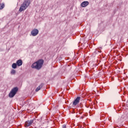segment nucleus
I'll list each match as a JSON object with an SVG mask.
<instances>
[{
  "label": "nucleus",
  "instance_id": "nucleus-1",
  "mask_svg": "<svg viewBox=\"0 0 128 128\" xmlns=\"http://www.w3.org/2000/svg\"><path fill=\"white\" fill-rule=\"evenodd\" d=\"M44 61L42 59H40L37 60L36 62L32 64L31 66L32 68H35L37 70H40L42 68V66H44Z\"/></svg>",
  "mask_w": 128,
  "mask_h": 128
},
{
  "label": "nucleus",
  "instance_id": "nucleus-2",
  "mask_svg": "<svg viewBox=\"0 0 128 128\" xmlns=\"http://www.w3.org/2000/svg\"><path fill=\"white\" fill-rule=\"evenodd\" d=\"M30 4V0H24L20 6L19 12H22L26 10V8H28Z\"/></svg>",
  "mask_w": 128,
  "mask_h": 128
},
{
  "label": "nucleus",
  "instance_id": "nucleus-3",
  "mask_svg": "<svg viewBox=\"0 0 128 128\" xmlns=\"http://www.w3.org/2000/svg\"><path fill=\"white\" fill-rule=\"evenodd\" d=\"M18 87H15L13 88L10 92L9 93V98H14L16 94V92H18Z\"/></svg>",
  "mask_w": 128,
  "mask_h": 128
},
{
  "label": "nucleus",
  "instance_id": "nucleus-4",
  "mask_svg": "<svg viewBox=\"0 0 128 128\" xmlns=\"http://www.w3.org/2000/svg\"><path fill=\"white\" fill-rule=\"evenodd\" d=\"M80 97L78 96L73 102V106H76L80 102Z\"/></svg>",
  "mask_w": 128,
  "mask_h": 128
},
{
  "label": "nucleus",
  "instance_id": "nucleus-5",
  "mask_svg": "<svg viewBox=\"0 0 128 128\" xmlns=\"http://www.w3.org/2000/svg\"><path fill=\"white\" fill-rule=\"evenodd\" d=\"M32 122H34L33 120H30L26 121L25 122V126H32Z\"/></svg>",
  "mask_w": 128,
  "mask_h": 128
},
{
  "label": "nucleus",
  "instance_id": "nucleus-6",
  "mask_svg": "<svg viewBox=\"0 0 128 128\" xmlns=\"http://www.w3.org/2000/svg\"><path fill=\"white\" fill-rule=\"evenodd\" d=\"M89 4L88 2L84 1L81 4L80 6L82 8H86V6H88Z\"/></svg>",
  "mask_w": 128,
  "mask_h": 128
},
{
  "label": "nucleus",
  "instance_id": "nucleus-7",
  "mask_svg": "<svg viewBox=\"0 0 128 128\" xmlns=\"http://www.w3.org/2000/svg\"><path fill=\"white\" fill-rule=\"evenodd\" d=\"M16 64H17L18 66H22V60H18L16 62Z\"/></svg>",
  "mask_w": 128,
  "mask_h": 128
},
{
  "label": "nucleus",
  "instance_id": "nucleus-8",
  "mask_svg": "<svg viewBox=\"0 0 128 128\" xmlns=\"http://www.w3.org/2000/svg\"><path fill=\"white\" fill-rule=\"evenodd\" d=\"M44 86V84H40L36 89V92H38Z\"/></svg>",
  "mask_w": 128,
  "mask_h": 128
},
{
  "label": "nucleus",
  "instance_id": "nucleus-9",
  "mask_svg": "<svg viewBox=\"0 0 128 128\" xmlns=\"http://www.w3.org/2000/svg\"><path fill=\"white\" fill-rule=\"evenodd\" d=\"M18 66V64H16V63H13L12 64V68L16 69V66Z\"/></svg>",
  "mask_w": 128,
  "mask_h": 128
},
{
  "label": "nucleus",
  "instance_id": "nucleus-10",
  "mask_svg": "<svg viewBox=\"0 0 128 128\" xmlns=\"http://www.w3.org/2000/svg\"><path fill=\"white\" fill-rule=\"evenodd\" d=\"M38 32H31L30 36H38Z\"/></svg>",
  "mask_w": 128,
  "mask_h": 128
},
{
  "label": "nucleus",
  "instance_id": "nucleus-11",
  "mask_svg": "<svg viewBox=\"0 0 128 128\" xmlns=\"http://www.w3.org/2000/svg\"><path fill=\"white\" fill-rule=\"evenodd\" d=\"M4 8V4H0V10H2Z\"/></svg>",
  "mask_w": 128,
  "mask_h": 128
},
{
  "label": "nucleus",
  "instance_id": "nucleus-12",
  "mask_svg": "<svg viewBox=\"0 0 128 128\" xmlns=\"http://www.w3.org/2000/svg\"><path fill=\"white\" fill-rule=\"evenodd\" d=\"M31 32H38V29L34 28Z\"/></svg>",
  "mask_w": 128,
  "mask_h": 128
},
{
  "label": "nucleus",
  "instance_id": "nucleus-13",
  "mask_svg": "<svg viewBox=\"0 0 128 128\" xmlns=\"http://www.w3.org/2000/svg\"><path fill=\"white\" fill-rule=\"evenodd\" d=\"M11 74H16V70H12L11 71Z\"/></svg>",
  "mask_w": 128,
  "mask_h": 128
},
{
  "label": "nucleus",
  "instance_id": "nucleus-14",
  "mask_svg": "<svg viewBox=\"0 0 128 128\" xmlns=\"http://www.w3.org/2000/svg\"><path fill=\"white\" fill-rule=\"evenodd\" d=\"M66 128V124H64L62 126V128Z\"/></svg>",
  "mask_w": 128,
  "mask_h": 128
},
{
  "label": "nucleus",
  "instance_id": "nucleus-15",
  "mask_svg": "<svg viewBox=\"0 0 128 128\" xmlns=\"http://www.w3.org/2000/svg\"><path fill=\"white\" fill-rule=\"evenodd\" d=\"M84 36H86V34H84Z\"/></svg>",
  "mask_w": 128,
  "mask_h": 128
}]
</instances>
